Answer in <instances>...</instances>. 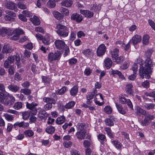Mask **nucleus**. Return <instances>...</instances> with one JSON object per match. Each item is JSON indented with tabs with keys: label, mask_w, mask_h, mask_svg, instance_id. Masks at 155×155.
<instances>
[{
	"label": "nucleus",
	"mask_w": 155,
	"mask_h": 155,
	"mask_svg": "<svg viewBox=\"0 0 155 155\" xmlns=\"http://www.w3.org/2000/svg\"><path fill=\"white\" fill-rule=\"evenodd\" d=\"M64 146L66 148H68L72 145V143L71 141H65L63 143Z\"/></svg>",
	"instance_id": "4d7b16f0"
},
{
	"label": "nucleus",
	"mask_w": 155,
	"mask_h": 155,
	"mask_svg": "<svg viewBox=\"0 0 155 155\" xmlns=\"http://www.w3.org/2000/svg\"><path fill=\"white\" fill-rule=\"evenodd\" d=\"M84 124L83 123H79L77 125V127L78 130H85L84 129Z\"/></svg>",
	"instance_id": "052dcab7"
},
{
	"label": "nucleus",
	"mask_w": 155,
	"mask_h": 155,
	"mask_svg": "<svg viewBox=\"0 0 155 155\" xmlns=\"http://www.w3.org/2000/svg\"><path fill=\"white\" fill-rule=\"evenodd\" d=\"M60 11L66 15H68L69 14V11L66 8H65L63 7H61L60 8Z\"/></svg>",
	"instance_id": "13d9d810"
},
{
	"label": "nucleus",
	"mask_w": 155,
	"mask_h": 155,
	"mask_svg": "<svg viewBox=\"0 0 155 155\" xmlns=\"http://www.w3.org/2000/svg\"><path fill=\"white\" fill-rule=\"evenodd\" d=\"M41 78L42 82L45 83L46 84H47L49 83L50 79L48 77L45 76H42Z\"/></svg>",
	"instance_id": "3c124183"
},
{
	"label": "nucleus",
	"mask_w": 155,
	"mask_h": 155,
	"mask_svg": "<svg viewBox=\"0 0 155 155\" xmlns=\"http://www.w3.org/2000/svg\"><path fill=\"white\" fill-rule=\"evenodd\" d=\"M106 50V46L104 44H101L99 45L97 50V54L98 56L103 55Z\"/></svg>",
	"instance_id": "ddd939ff"
},
{
	"label": "nucleus",
	"mask_w": 155,
	"mask_h": 155,
	"mask_svg": "<svg viewBox=\"0 0 155 155\" xmlns=\"http://www.w3.org/2000/svg\"><path fill=\"white\" fill-rule=\"evenodd\" d=\"M37 105V104L34 102H32L31 104L27 102L26 106L27 108L31 110L32 114L35 115L36 114L37 111V109L35 107Z\"/></svg>",
	"instance_id": "f8f14e48"
},
{
	"label": "nucleus",
	"mask_w": 155,
	"mask_h": 155,
	"mask_svg": "<svg viewBox=\"0 0 155 155\" xmlns=\"http://www.w3.org/2000/svg\"><path fill=\"white\" fill-rule=\"evenodd\" d=\"M56 27L57 29L56 32L61 37L64 38L68 36L69 31L68 28L66 26L58 24Z\"/></svg>",
	"instance_id": "7ed1b4c3"
},
{
	"label": "nucleus",
	"mask_w": 155,
	"mask_h": 155,
	"mask_svg": "<svg viewBox=\"0 0 155 155\" xmlns=\"http://www.w3.org/2000/svg\"><path fill=\"white\" fill-rule=\"evenodd\" d=\"M136 113L137 115L140 116L141 115H145L146 111L140 107H137L135 109Z\"/></svg>",
	"instance_id": "412c9836"
},
{
	"label": "nucleus",
	"mask_w": 155,
	"mask_h": 155,
	"mask_svg": "<svg viewBox=\"0 0 155 155\" xmlns=\"http://www.w3.org/2000/svg\"><path fill=\"white\" fill-rule=\"evenodd\" d=\"M43 100L44 102L48 103L44 106V108L46 110H50L52 107V104H55L56 103L55 100L50 97H45Z\"/></svg>",
	"instance_id": "423d86ee"
},
{
	"label": "nucleus",
	"mask_w": 155,
	"mask_h": 155,
	"mask_svg": "<svg viewBox=\"0 0 155 155\" xmlns=\"http://www.w3.org/2000/svg\"><path fill=\"white\" fill-rule=\"evenodd\" d=\"M30 20L35 25H38L40 23V21L39 18L36 16H34L33 18L30 19Z\"/></svg>",
	"instance_id": "bb28decb"
},
{
	"label": "nucleus",
	"mask_w": 155,
	"mask_h": 155,
	"mask_svg": "<svg viewBox=\"0 0 155 155\" xmlns=\"http://www.w3.org/2000/svg\"><path fill=\"white\" fill-rule=\"evenodd\" d=\"M68 63L71 65H73L76 63L77 62V59L74 58H72L68 60Z\"/></svg>",
	"instance_id": "5fc2aeb1"
},
{
	"label": "nucleus",
	"mask_w": 155,
	"mask_h": 155,
	"mask_svg": "<svg viewBox=\"0 0 155 155\" xmlns=\"http://www.w3.org/2000/svg\"><path fill=\"white\" fill-rule=\"evenodd\" d=\"M97 137L99 140L102 141H107L106 137L104 134H99L97 136Z\"/></svg>",
	"instance_id": "680f3d73"
},
{
	"label": "nucleus",
	"mask_w": 155,
	"mask_h": 155,
	"mask_svg": "<svg viewBox=\"0 0 155 155\" xmlns=\"http://www.w3.org/2000/svg\"><path fill=\"white\" fill-rule=\"evenodd\" d=\"M8 88L10 91L13 92H16L18 91L20 87L17 85L14 84H11L8 86Z\"/></svg>",
	"instance_id": "aec40b11"
},
{
	"label": "nucleus",
	"mask_w": 155,
	"mask_h": 155,
	"mask_svg": "<svg viewBox=\"0 0 155 155\" xmlns=\"http://www.w3.org/2000/svg\"><path fill=\"white\" fill-rule=\"evenodd\" d=\"M127 99L123 96L120 97L119 98L120 102L123 104H126Z\"/></svg>",
	"instance_id": "864d4df0"
},
{
	"label": "nucleus",
	"mask_w": 155,
	"mask_h": 155,
	"mask_svg": "<svg viewBox=\"0 0 155 155\" xmlns=\"http://www.w3.org/2000/svg\"><path fill=\"white\" fill-rule=\"evenodd\" d=\"M150 37L147 35H145L143 38V43L144 45H147L149 42V38Z\"/></svg>",
	"instance_id": "a19ab883"
},
{
	"label": "nucleus",
	"mask_w": 155,
	"mask_h": 155,
	"mask_svg": "<svg viewBox=\"0 0 155 155\" xmlns=\"http://www.w3.org/2000/svg\"><path fill=\"white\" fill-rule=\"evenodd\" d=\"M75 104V102L74 101H71L67 104L64 106L65 108L69 109L73 107Z\"/></svg>",
	"instance_id": "c03bdc74"
},
{
	"label": "nucleus",
	"mask_w": 155,
	"mask_h": 155,
	"mask_svg": "<svg viewBox=\"0 0 155 155\" xmlns=\"http://www.w3.org/2000/svg\"><path fill=\"white\" fill-rule=\"evenodd\" d=\"M32 114L31 112L30 111H27L24 112L22 113V118L24 120H27L29 117L30 114Z\"/></svg>",
	"instance_id": "72a5a7b5"
},
{
	"label": "nucleus",
	"mask_w": 155,
	"mask_h": 155,
	"mask_svg": "<svg viewBox=\"0 0 155 155\" xmlns=\"http://www.w3.org/2000/svg\"><path fill=\"white\" fill-rule=\"evenodd\" d=\"M72 3V1L71 0H67L62 2H61V4L62 6L67 7H70L71 6Z\"/></svg>",
	"instance_id": "cd10ccee"
},
{
	"label": "nucleus",
	"mask_w": 155,
	"mask_h": 155,
	"mask_svg": "<svg viewBox=\"0 0 155 155\" xmlns=\"http://www.w3.org/2000/svg\"><path fill=\"white\" fill-rule=\"evenodd\" d=\"M115 104L118 111L120 113L124 115L127 113L126 110L124 109L121 104H118L117 103H116Z\"/></svg>",
	"instance_id": "4be33fe9"
},
{
	"label": "nucleus",
	"mask_w": 155,
	"mask_h": 155,
	"mask_svg": "<svg viewBox=\"0 0 155 155\" xmlns=\"http://www.w3.org/2000/svg\"><path fill=\"white\" fill-rule=\"evenodd\" d=\"M29 126V123L28 122H25L24 121L21 122H16L13 125L14 127L16 128L17 126L19 127H22L25 128L28 127Z\"/></svg>",
	"instance_id": "dca6fc26"
},
{
	"label": "nucleus",
	"mask_w": 155,
	"mask_h": 155,
	"mask_svg": "<svg viewBox=\"0 0 155 155\" xmlns=\"http://www.w3.org/2000/svg\"><path fill=\"white\" fill-rule=\"evenodd\" d=\"M91 70L89 68H87L84 71V74L87 76H88L91 73Z\"/></svg>",
	"instance_id": "338daca9"
},
{
	"label": "nucleus",
	"mask_w": 155,
	"mask_h": 155,
	"mask_svg": "<svg viewBox=\"0 0 155 155\" xmlns=\"http://www.w3.org/2000/svg\"><path fill=\"white\" fill-rule=\"evenodd\" d=\"M105 66L107 69H109L111 67L112 62L110 58H107L104 61Z\"/></svg>",
	"instance_id": "7c9ffc66"
},
{
	"label": "nucleus",
	"mask_w": 155,
	"mask_h": 155,
	"mask_svg": "<svg viewBox=\"0 0 155 155\" xmlns=\"http://www.w3.org/2000/svg\"><path fill=\"white\" fill-rule=\"evenodd\" d=\"M48 116V114L44 110H41L38 114V117L41 119L45 120Z\"/></svg>",
	"instance_id": "393cba45"
},
{
	"label": "nucleus",
	"mask_w": 155,
	"mask_h": 155,
	"mask_svg": "<svg viewBox=\"0 0 155 155\" xmlns=\"http://www.w3.org/2000/svg\"><path fill=\"white\" fill-rule=\"evenodd\" d=\"M119 49L115 48L113 50L110 51V54L113 60L115 59L118 56Z\"/></svg>",
	"instance_id": "a878e982"
},
{
	"label": "nucleus",
	"mask_w": 155,
	"mask_h": 155,
	"mask_svg": "<svg viewBox=\"0 0 155 155\" xmlns=\"http://www.w3.org/2000/svg\"><path fill=\"white\" fill-rule=\"evenodd\" d=\"M141 40V38L140 35H135L133 37L132 40L133 44L134 45H136L138 43L140 42Z\"/></svg>",
	"instance_id": "5701e85b"
},
{
	"label": "nucleus",
	"mask_w": 155,
	"mask_h": 155,
	"mask_svg": "<svg viewBox=\"0 0 155 155\" xmlns=\"http://www.w3.org/2000/svg\"><path fill=\"white\" fill-rule=\"evenodd\" d=\"M82 53L86 56H88L91 55L92 54V50L90 49H87L84 50Z\"/></svg>",
	"instance_id": "79ce46f5"
},
{
	"label": "nucleus",
	"mask_w": 155,
	"mask_h": 155,
	"mask_svg": "<svg viewBox=\"0 0 155 155\" xmlns=\"http://www.w3.org/2000/svg\"><path fill=\"white\" fill-rule=\"evenodd\" d=\"M3 116L5 117V119L8 121H12L14 120V117L13 116L7 113L4 114Z\"/></svg>",
	"instance_id": "37998d69"
},
{
	"label": "nucleus",
	"mask_w": 155,
	"mask_h": 155,
	"mask_svg": "<svg viewBox=\"0 0 155 155\" xmlns=\"http://www.w3.org/2000/svg\"><path fill=\"white\" fill-rule=\"evenodd\" d=\"M137 62L140 64V75L142 79L144 78V76L146 79H149L150 77V73L151 72V68H148L147 65L145 66V62L141 58L137 59Z\"/></svg>",
	"instance_id": "f257e3e1"
},
{
	"label": "nucleus",
	"mask_w": 155,
	"mask_h": 155,
	"mask_svg": "<svg viewBox=\"0 0 155 155\" xmlns=\"http://www.w3.org/2000/svg\"><path fill=\"white\" fill-rule=\"evenodd\" d=\"M53 14L54 17L57 20H61L63 18V15L58 11H54Z\"/></svg>",
	"instance_id": "f704fd0d"
},
{
	"label": "nucleus",
	"mask_w": 155,
	"mask_h": 155,
	"mask_svg": "<svg viewBox=\"0 0 155 155\" xmlns=\"http://www.w3.org/2000/svg\"><path fill=\"white\" fill-rule=\"evenodd\" d=\"M54 45L57 49L62 50H64L67 46L63 40L60 39L55 40Z\"/></svg>",
	"instance_id": "6e6552de"
},
{
	"label": "nucleus",
	"mask_w": 155,
	"mask_h": 155,
	"mask_svg": "<svg viewBox=\"0 0 155 155\" xmlns=\"http://www.w3.org/2000/svg\"><path fill=\"white\" fill-rule=\"evenodd\" d=\"M4 94L0 91V102L6 106H11L14 103L15 101V98L9 94L7 95L9 97V99L3 97Z\"/></svg>",
	"instance_id": "f03ea898"
},
{
	"label": "nucleus",
	"mask_w": 155,
	"mask_h": 155,
	"mask_svg": "<svg viewBox=\"0 0 155 155\" xmlns=\"http://www.w3.org/2000/svg\"><path fill=\"white\" fill-rule=\"evenodd\" d=\"M87 134L86 130H81L77 132L75 136L77 139L79 140H82L85 139Z\"/></svg>",
	"instance_id": "4468645a"
},
{
	"label": "nucleus",
	"mask_w": 155,
	"mask_h": 155,
	"mask_svg": "<svg viewBox=\"0 0 155 155\" xmlns=\"http://www.w3.org/2000/svg\"><path fill=\"white\" fill-rule=\"evenodd\" d=\"M67 87H63L60 89L57 92V94L59 95H62L64 94L67 90Z\"/></svg>",
	"instance_id": "603ef678"
},
{
	"label": "nucleus",
	"mask_w": 155,
	"mask_h": 155,
	"mask_svg": "<svg viewBox=\"0 0 155 155\" xmlns=\"http://www.w3.org/2000/svg\"><path fill=\"white\" fill-rule=\"evenodd\" d=\"M61 56V53L60 51H57L54 53L52 52H50L48 55V61L51 62L54 61L59 60Z\"/></svg>",
	"instance_id": "20e7f679"
},
{
	"label": "nucleus",
	"mask_w": 155,
	"mask_h": 155,
	"mask_svg": "<svg viewBox=\"0 0 155 155\" xmlns=\"http://www.w3.org/2000/svg\"><path fill=\"white\" fill-rule=\"evenodd\" d=\"M124 58L123 56H120L119 57H117L115 59H114L115 62L118 64H120L124 60Z\"/></svg>",
	"instance_id": "8fccbe9b"
},
{
	"label": "nucleus",
	"mask_w": 155,
	"mask_h": 155,
	"mask_svg": "<svg viewBox=\"0 0 155 155\" xmlns=\"http://www.w3.org/2000/svg\"><path fill=\"white\" fill-rule=\"evenodd\" d=\"M12 30L10 28H2L0 29V35L2 36L6 35H11L13 34Z\"/></svg>",
	"instance_id": "9b49d317"
},
{
	"label": "nucleus",
	"mask_w": 155,
	"mask_h": 155,
	"mask_svg": "<svg viewBox=\"0 0 155 155\" xmlns=\"http://www.w3.org/2000/svg\"><path fill=\"white\" fill-rule=\"evenodd\" d=\"M55 130V129L54 127L49 126L46 129V131L49 134H52L54 133Z\"/></svg>",
	"instance_id": "e433bc0d"
},
{
	"label": "nucleus",
	"mask_w": 155,
	"mask_h": 155,
	"mask_svg": "<svg viewBox=\"0 0 155 155\" xmlns=\"http://www.w3.org/2000/svg\"><path fill=\"white\" fill-rule=\"evenodd\" d=\"M149 82L147 80L142 83V86L144 88H148L149 87Z\"/></svg>",
	"instance_id": "0e129e2a"
},
{
	"label": "nucleus",
	"mask_w": 155,
	"mask_h": 155,
	"mask_svg": "<svg viewBox=\"0 0 155 155\" xmlns=\"http://www.w3.org/2000/svg\"><path fill=\"white\" fill-rule=\"evenodd\" d=\"M8 58L9 60V62L12 64L15 61V60L16 61H20L21 57L18 54H17L15 56H12L9 57Z\"/></svg>",
	"instance_id": "a211bd4d"
},
{
	"label": "nucleus",
	"mask_w": 155,
	"mask_h": 155,
	"mask_svg": "<svg viewBox=\"0 0 155 155\" xmlns=\"http://www.w3.org/2000/svg\"><path fill=\"white\" fill-rule=\"evenodd\" d=\"M12 51V47L10 45L7 44L4 45L2 51L3 53L8 54L11 52Z\"/></svg>",
	"instance_id": "6ab92c4d"
},
{
	"label": "nucleus",
	"mask_w": 155,
	"mask_h": 155,
	"mask_svg": "<svg viewBox=\"0 0 155 155\" xmlns=\"http://www.w3.org/2000/svg\"><path fill=\"white\" fill-rule=\"evenodd\" d=\"M37 118L34 116H31L29 118V123L32 124L35 123L36 121Z\"/></svg>",
	"instance_id": "69168bd1"
},
{
	"label": "nucleus",
	"mask_w": 155,
	"mask_h": 155,
	"mask_svg": "<svg viewBox=\"0 0 155 155\" xmlns=\"http://www.w3.org/2000/svg\"><path fill=\"white\" fill-rule=\"evenodd\" d=\"M71 20L75 21L78 23H80L82 21L83 18L81 15L75 13L71 15Z\"/></svg>",
	"instance_id": "2eb2a0df"
},
{
	"label": "nucleus",
	"mask_w": 155,
	"mask_h": 155,
	"mask_svg": "<svg viewBox=\"0 0 155 155\" xmlns=\"http://www.w3.org/2000/svg\"><path fill=\"white\" fill-rule=\"evenodd\" d=\"M153 50L151 49H148L145 52V56L147 58L146 59L145 61V66L147 65L148 68H151L153 66L152 64V61L151 59L150 58V56L152 54Z\"/></svg>",
	"instance_id": "39448f33"
},
{
	"label": "nucleus",
	"mask_w": 155,
	"mask_h": 155,
	"mask_svg": "<svg viewBox=\"0 0 155 155\" xmlns=\"http://www.w3.org/2000/svg\"><path fill=\"white\" fill-rule=\"evenodd\" d=\"M112 109L109 106H106L104 109V111L108 114H110L112 112Z\"/></svg>",
	"instance_id": "09e8293b"
},
{
	"label": "nucleus",
	"mask_w": 155,
	"mask_h": 155,
	"mask_svg": "<svg viewBox=\"0 0 155 155\" xmlns=\"http://www.w3.org/2000/svg\"><path fill=\"white\" fill-rule=\"evenodd\" d=\"M22 13L23 15H25V16L27 17H29L32 15L31 13L30 12L27 10L23 11L22 12Z\"/></svg>",
	"instance_id": "bf43d9fd"
},
{
	"label": "nucleus",
	"mask_w": 155,
	"mask_h": 155,
	"mask_svg": "<svg viewBox=\"0 0 155 155\" xmlns=\"http://www.w3.org/2000/svg\"><path fill=\"white\" fill-rule=\"evenodd\" d=\"M6 14L4 16V18L6 21L13 22L15 21L16 14L12 11L6 10L5 11Z\"/></svg>",
	"instance_id": "0eeeda50"
},
{
	"label": "nucleus",
	"mask_w": 155,
	"mask_h": 155,
	"mask_svg": "<svg viewBox=\"0 0 155 155\" xmlns=\"http://www.w3.org/2000/svg\"><path fill=\"white\" fill-rule=\"evenodd\" d=\"M114 121V120L113 119L107 118L105 120L104 122L106 125L111 126H113L114 125V124L113 122Z\"/></svg>",
	"instance_id": "4c0bfd02"
},
{
	"label": "nucleus",
	"mask_w": 155,
	"mask_h": 155,
	"mask_svg": "<svg viewBox=\"0 0 155 155\" xmlns=\"http://www.w3.org/2000/svg\"><path fill=\"white\" fill-rule=\"evenodd\" d=\"M20 92L26 95H30L31 93V90L27 88H22L20 90Z\"/></svg>",
	"instance_id": "49530a36"
},
{
	"label": "nucleus",
	"mask_w": 155,
	"mask_h": 155,
	"mask_svg": "<svg viewBox=\"0 0 155 155\" xmlns=\"http://www.w3.org/2000/svg\"><path fill=\"white\" fill-rule=\"evenodd\" d=\"M111 143L118 150L121 149L122 144L118 140H113L111 141Z\"/></svg>",
	"instance_id": "c85d7f7f"
},
{
	"label": "nucleus",
	"mask_w": 155,
	"mask_h": 155,
	"mask_svg": "<svg viewBox=\"0 0 155 155\" xmlns=\"http://www.w3.org/2000/svg\"><path fill=\"white\" fill-rule=\"evenodd\" d=\"M145 116L144 120L141 121L140 122L141 124L143 126L147 125L150 122L151 120L153 119L154 118V117L153 115L148 114H146Z\"/></svg>",
	"instance_id": "9d476101"
},
{
	"label": "nucleus",
	"mask_w": 155,
	"mask_h": 155,
	"mask_svg": "<svg viewBox=\"0 0 155 155\" xmlns=\"http://www.w3.org/2000/svg\"><path fill=\"white\" fill-rule=\"evenodd\" d=\"M0 91H1V92L4 94V95L5 94L7 95H9V93L6 91L5 86L4 84L1 83H0Z\"/></svg>",
	"instance_id": "de8ad7c7"
},
{
	"label": "nucleus",
	"mask_w": 155,
	"mask_h": 155,
	"mask_svg": "<svg viewBox=\"0 0 155 155\" xmlns=\"http://www.w3.org/2000/svg\"><path fill=\"white\" fill-rule=\"evenodd\" d=\"M155 104L153 103H145L143 105V107L147 110L152 109L155 107Z\"/></svg>",
	"instance_id": "c9c22d12"
},
{
	"label": "nucleus",
	"mask_w": 155,
	"mask_h": 155,
	"mask_svg": "<svg viewBox=\"0 0 155 155\" xmlns=\"http://www.w3.org/2000/svg\"><path fill=\"white\" fill-rule=\"evenodd\" d=\"M65 121V117L62 115L58 117L56 120L55 122L58 124H63Z\"/></svg>",
	"instance_id": "2f4dec72"
},
{
	"label": "nucleus",
	"mask_w": 155,
	"mask_h": 155,
	"mask_svg": "<svg viewBox=\"0 0 155 155\" xmlns=\"http://www.w3.org/2000/svg\"><path fill=\"white\" fill-rule=\"evenodd\" d=\"M92 9L95 11H99L101 9V7L100 5H97V4H94L92 7Z\"/></svg>",
	"instance_id": "6e6d98bb"
},
{
	"label": "nucleus",
	"mask_w": 155,
	"mask_h": 155,
	"mask_svg": "<svg viewBox=\"0 0 155 155\" xmlns=\"http://www.w3.org/2000/svg\"><path fill=\"white\" fill-rule=\"evenodd\" d=\"M78 85L74 86L70 90V93L71 95L74 96L77 94L78 91Z\"/></svg>",
	"instance_id": "c756f323"
},
{
	"label": "nucleus",
	"mask_w": 155,
	"mask_h": 155,
	"mask_svg": "<svg viewBox=\"0 0 155 155\" xmlns=\"http://www.w3.org/2000/svg\"><path fill=\"white\" fill-rule=\"evenodd\" d=\"M24 134L26 137H31L34 135V132L30 129L26 130L24 132Z\"/></svg>",
	"instance_id": "473e14b6"
},
{
	"label": "nucleus",
	"mask_w": 155,
	"mask_h": 155,
	"mask_svg": "<svg viewBox=\"0 0 155 155\" xmlns=\"http://www.w3.org/2000/svg\"><path fill=\"white\" fill-rule=\"evenodd\" d=\"M133 88V86L131 84H127L126 85V91L129 94H131L132 92V88Z\"/></svg>",
	"instance_id": "58836bf2"
},
{
	"label": "nucleus",
	"mask_w": 155,
	"mask_h": 155,
	"mask_svg": "<svg viewBox=\"0 0 155 155\" xmlns=\"http://www.w3.org/2000/svg\"><path fill=\"white\" fill-rule=\"evenodd\" d=\"M23 104L21 102L15 103L13 106V108L16 110H18L22 107Z\"/></svg>",
	"instance_id": "ea45409f"
},
{
	"label": "nucleus",
	"mask_w": 155,
	"mask_h": 155,
	"mask_svg": "<svg viewBox=\"0 0 155 155\" xmlns=\"http://www.w3.org/2000/svg\"><path fill=\"white\" fill-rule=\"evenodd\" d=\"M148 23L151 28L155 31V23L153 21L150 19L148 20Z\"/></svg>",
	"instance_id": "e2e57ef3"
},
{
	"label": "nucleus",
	"mask_w": 155,
	"mask_h": 155,
	"mask_svg": "<svg viewBox=\"0 0 155 155\" xmlns=\"http://www.w3.org/2000/svg\"><path fill=\"white\" fill-rule=\"evenodd\" d=\"M80 12L86 17L90 18L93 15V13L88 10H80Z\"/></svg>",
	"instance_id": "b1692460"
},
{
	"label": "nucleus",
	"mask_w": 155,
	"mask_h": 155,
	"mask_svg": "<svg viewBox=\"0 0 155 155\" xmlns=\"http://www.w3.org/2000/svg\"><path fill=\"white\" fill-rule=\"evenodd\" d=\"M5 7L7 9L11 10H14L17 9V8L15 3L11 1L7 2L5 5Z\"/></svg>",
	"instance_id": "f3484780"
},
{
	"label": "nucleus",
	"mask_w": 155,
	"mask_h": 155,
	"mask_svg": "<svg viewBox=\"0 0 155 155\" xmlns=\"http://www.w3.org/2000/svg\"><path fill=\"white\" fill-rule=\"evenodd\" d=\"M71 155H80L79 151L76 150H72L71 152Z\"/></svg>",
	"instance_id": "774afa93"
},
{
	"label": "nucleus",
	"mask_w": 155,
	"mask_h": 155,
	"mask_svg": "<svg viewBox=\"0 0 155 155\" xmlns=\"http://www.w3.org/2000/svg\"><path fill=\"white\" fill-rule=\"evenodd\" d=\"M47 6L50 8H54L56 5V4L52 0H49L47 3Z\"/></svg>",
	"instance_id": "a18cd8bd"
},
{
	"label": "nucleus",
	"mask_w": 155,
	"mask_h": 155,
	"mask_svg": "<svg viewBox=\"0 0 155 155\" xmlns=\"http://www.w3.org/2000/svg\"><path fill=\"white\" fill-rule=\"evenodd\" d=\"M13 34L15 35L10 38V39L13 40H16L18 39L20 35L24 33V31L21 28H16L14 31H12Z\"/></svg>",
	"instance_id": "1a4fd4ad"
}]
</instances>
